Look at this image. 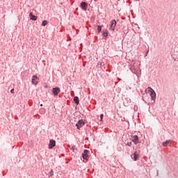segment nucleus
<instances>
[{
	"label": "nucleus",
	"instance_id": "obj_3",
	"mask_svg": "<svg viewBox=\"0 0 178 178\" xmlns=\"http://www.w3.org/2000/svg\"><path fill=\"white\" fill-rule=\"evenodd\" d=\"M131 137V141L135 144V145H137V144H140V138H138V136L137 135H132Z\"/></svg>",
	"mask_w": 178,
	"mask_h": 178
},
{
	"label": "nucleus",
	"instance_id": "obj_6",
	"mask_svg": "<svg viewBox=\"0 0 178 178\" xmlns=\"http://www.w3.org/2000/svg\"><path fill=\"white\" fill-rule=\"evenodd\" d=\"M85 123L83 120H80L76 124V127H77L78 130H80L83 126H84Z\"/></svg>",
	"mask_w": 178,
	"mask_h": 178
},
{
	"label": "nucleus",
	"instance_id": "obj_10",
	"mask_svg": "<svg viewBox=\"0 0 178 178\" xmlns=\"http://www.w3.org/2000/svg\"><path fill=\"white\" fill-rule=\"evenodd\" d=\"M53 94L54 95H55V97L58 96V94H59L60 92V88H54L52 90Z\"/></svg>",
	"mask_w": 178,
	"mask_h": 178
},
{
	"label": "nucleus",
	"instance_id": "obj_21",
	"mask_svg": "<svg viewBox=\"0 0 178 178\" xmlns=\"http://www.w3.org/2000/svg\"><path fill=\"white\" fill-rule=\"evenodd\" d=\"M10 92L11 94H15V89H11Z\"/></svg>",
	"mask_w": 178,
	"mask_h": 178
},
{
	"label": "nucleus",
	"instance_id": "obj_11",
	"mask_svg": "<svg viewBox=\"0 0 178 178\" xmlns=\"http://www.w3.org/2000/svg\"><path fill=\"white\" fill-rule=\"evenodd\" d=\"M133 156L134 161H138V159L140 158V156L138 155L137 151L134 152Z\"/></svg>",
	"mask_w": 178,
	"mask_h": 178
},
{
	"label": "nucleus",
	"instance_id": "obj_18",
	"mask_svg": "<svg viewBox=\"0 0 178 178\" xmlns=\"http://www.w3.org/2000/svg\"><path fill=\"white\" fill-rule=\"evenodd\" d=\"M104 119V114L100 115V121L102 122V120Z\"/></svg>",
	"mask_w": 178,
	"mask_h": 178
},
{
	"label": "nucleus",
	"instance_id": "obj_13",
	"mask_svg": "<svg viewBox=\"0 0 178 178\" xmlns=\"http://www.w3.org/2000/svg\"><path fill=\"white\" fill-rule=\"evenodd\" d=\"M171 143H172V140H166L165 142H163V147H168L169 144H171Z\"/></svg>",
	"mask_w": 178,
	"mask_h": 178
},
{
	"label": "nucleus",
	"instance_id": "obj_17",
	"mask_svg": "<svg viewBox=\"0 0 178 178\" xmlns=\"http://www.w3.org/2000/svg\"><path fill=\"white\" fill-rule=\"evenodd\" d=\"M102 31V26H97L98 33H101Z\"/></svg>",
	"mask_w": 178,
	"mask_h": 178
},
{
	"label": "nucleus",
	"instance_id": "obj_14",
	"mask_svg": "<svg viewBox=\"0 0 178 178\" xmlns=\"http://www.w3.org/2000/svg\"><path fill=\"white\" fill-rule=\"evenodd\" d=\"M74 102H75V104H76V105H79V104L80 103V100L79 99V97L75 96L74 97Z\"/></svg>",
	"mask_w": 178,
	"mask_h": 178
},
{
	"label": "nucleus",
	"instance_id": "obj_1",
	"mask_svg": "<svg viewBox=\"0 0 178 178\" xmlns=\"http://www.w3.org/2000/svg\"><path fill=\"white\" fill-rule=\"evenodd\" d=\"M131 72L138 77L141 74V70H140V64L138 61H135L130 67Z\"/></svg>",
	"mask_w": 178,
	"mask_h": 178
},
{
	"label": "nucleus",
	"instance_id": "obj_12",
	"mask_svg": "<svg viewBox=\"0 0 178 178\" xmlns=\"http://www.w3.org/2000/svg\"><path fill=\"white\" fill-rule=\"evenodd\" d=\"M29 17L31 20H34V21L37 20V16L33 15V13H29Z\"/></svg>",
	"mask_w": 178,
	"mask_h": 178
},
{
	"label": "nucleus",
	"instance_id": "obj_16",
	"mask_svg": "<svg viewBox=\"0 0 178 178\" xmlns=\"http://www.w3.org/2000/svg\"><path fill=\"white\" fill-rule=\"evenodd\" d=\"M47 24H48V21H47V20L42 21V26L43 27H45V26H47Z\"/></svg>",
	"mask_w": 178,
	"mask_h": 178
},
{
	"label": "nucleus",
	"instance_id": "obj_4",
	"mask_svg": "<svg viewBox=\"0 0 178 178\" xmlns=\"http://www.w3.org/2000/svg\"><path fill=\"white\" fill-rule=\"evenodd\" d=\"M90 151L85 149L82 154V158L83 159V162L86 163V162H88V153Z\"/></svg>",
	"mask_w": 178,
	"mask_h": 178
},
{
	"label": "nucleus",
	"instance_id": "obj_19",
	"mask_svg": "<svg viewBox=\"0 0 178 178\" xmlns=\"http://www.w3.org/2000/svg\"><path fill=\"white\" fill-rule=\"evenodd\" d=\"M126 145H127L128 147H131V142H128Z\"/></svg>",
	"mask_w": 178,
	"mask_h": 178
},
{
	"label": "nucleus",
	"instance_id": "obj_23",
	"mask_svg": "<svg viewBox=\"0 0 178 178\" xmlns=\"http://www.w3.org/2000/svg\"><path fill=\"white\" fill-rule=\"evenodd\" d=\"M40 106H42V104H40Z\"/></svg>",
	"mask_w": 178,
	"mask_h": 178
},
{
	"label": "nucleus",
	"instance_id": "obj_9",
	"mask_svg": "<svg viewBox=\"0 0 178 178\" xmlns=\"http://www.w3.org/2000/svg\"><path fill=\"white\" fill-rule=\"evenodd\" d=\"M38 76L37 75H33L32 76V84H35V86H37L38 84Z\"/></svg>",
	"mask_w": 178,
	"mask_h": 178
},
{
	"label": "nucleus",
	"instance_id": "obj_15",
	"mask_svg": "<svg viewBox=\"0 0 178 178\" xmlns=\"http://www.w3.org/2000/svg\"><path fill=\"white\" fill-rule=\"evenodd\" d=\"M108 34H109L108 30L103 31V37H105V38H106V37H108Z\"/></svg>",
	"mask_w": 178,
	"mask_h": 178
},
{
	"label": "nucleus",
	"instance_id": "obj_7",
	"mask_svg": "<svg viewBox=\"0 0 178 178\" xmlns=\"http://www.w3.org/2000/svg\"><path fill=\"white\" fill-rule=\"evenodd\" d=\"M55 145H56V141H55L52 139L50 140L49 143V149H52V148H54V147H55Z\"/></svg>",
	"mask_w": 178,
	"mask_h": 178
},
{
	"label": "nucleus",
	"instance_id": "obj_22",
	"mask_svg": "<svg viewBox=\"0 0 178 178\" xmlns=\"http://www.w3.org/2000/svg\"><path fill=\"white\" fill-rule=\"evenodd\" d=\"M74 148H76V146H72V151H74Z\"/></svg>",
	"mask_w": 178,
	"mask_h": 178
},
{
	"label": "nucleus",
	"instance_id": "obj_5",
	"mask_svg": "<svg viewBox=\"0 0 178 178\" xmlns=\"http://www.w3.org/2000/svg\"><path fill=\"white\" fill-rule=\"evenodd\" d=\"M116 20L113 19L111 22V25H110V28L109 30L111 31H115V27H116Z\"/></svg>",
	"mask_w": 178,
	"mask_h": 178
},
{
	"label": "nucleus",
	"instance_id": "obj_8",
	"mask_svg": "<svg viewBox=\"0 0 178 178\" xmlns=\"http://www.w3.org/2000/svg\"><path fill=\"white\" fill-rule=\"evenodd\" d=\"M80 7L82 10H87V8H88V4H87V3H86L85 1H82L81 3Z\"/></svg>",
	"mask_w": 178,
	"mask_h": 178
},
{
	"label": "nucleus",
	"instance_id": "obj_2",
	"mask_svg": "<svg viewBox=\"0 0 178 178\" xmlns=\"http://www.w3.org/2000/svg\"><path fill=\"white\" fill-rule=\"evenodd\" d=\"M146 91H147V92H149L152 101H155V99H156V93H155V91H154L152 88H147L146 89Z\"/></svg>",
	"mask_w": 178,
	"mask_h": 178
},
{
	"label": "nucleus",
	"instance_id": "obj_20",
	"mask_svg": "<svg viewBox=\"0 0 178 178\" xmlns=\"http://www.w3.org/2000/svg\"><path fill=\"white\" fill-rule=\"evenodd\" d=\"M49 175H50V176H54V170H51Z\"/></svg>",
	"mask_w": 178,
	"mask_h": 178
}]
</instances>
